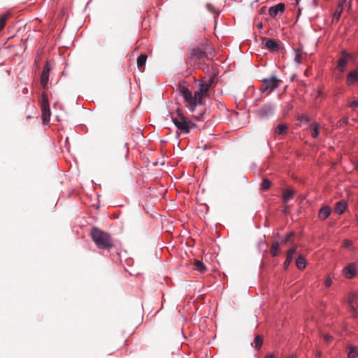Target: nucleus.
<instances>
[{"instance_id": "obj_27", "label": "nucleus", "mask_w": 358, "mask_h": 358, "mask_svg": "<svg viewBox=\"0 0 358 358\" xmlns=\"http://www.w3.org/2000/svg\"><path fill=\"white\" fill-rule=\"evenodd\" d=\"M287 130V126L285 124H280L278 125V127L275 128V134H284Z\"/></svg>"}, {"instance_id": "obj_43", "label": "nucleus", "mask_w": 358, "mask_h": 358, "mask_svg": "<svg viewBox=\"0 0 358 358\" xmlns=\"http://www.w3.org/2000/svg\"><path fill=\"white\" fill-rule=\"evenodd\" d=\"M257 27L259 28V29H262L263 27V24L262 22H260L259 24H257Z\"/></svg>"}, {"instance_id": "obj_5", "label": "nucleus", "mask_w": 358, "mask_h": 358, "mask_svg": "<svg viewBox=\"0 0 358 358\" xmlns=\"http://www.w3.org/2000/svg\"><path fill=\"white\" fill-rule=\"evenodd\" d=\"M281 80L275 76H271L269 78L262 80L263 86L261 88L262 92L268 91V93L271 92L279 87Z\"/></svg>"}, {"instance_id": "obj_11", "label": "nucleus", "mask_w": 358, "mask_h": 358, "mask_svg": "<svg viewBox=\"0 0 358 358\" xmlns=\"http://www.w3.org/2000/svg\"><path fill=\"white\" fill-rule=\"evenodd\" d=\"M343 273L347 278L351 279L357 275V268L355 263H350L345 266Z\"/></svg>"}, {"instance_id": "obj_7", "label": "nucleus", "mask_w": 358, "mask_h": 358, "mask_svg": "<svg viewBox=\"0 0 358 358\" xmlns=\"http://www.w3.org/2000/svg\"><path fill=\"white\" fill-rule=\"evenodd\" d=\"M205 96L203 94L199 93V91L195 92L194 96L192 95V100L188 102V108L191 111H194L196 105L203 104V97Z\"/></svg>"}, {"instance_id": "obj_35", "label": "nucleus", "mask_w": 358, "mask_h": 358, "mask_svg": "<svg viewBox=\"0 0 358 358\" xmlns=\"http://www.w3.org/2000/svg\"><path fill=\"white\" fill-rule=\"evenodd\" d=\"M352 245V242L349 240H344L343 241V247L346 248H349Z\"/></svg>"}, {"instance_id": "obj_12", "label": "nucleus", "mask_w": 358, "mask_h": 358, "mask_svg": "<svg viewBox=\"0 0 358 358\" xmlns=\"http://www.w3.org/2000/svg\"><path fill=\"white\" fill-rule=\"evenodd\" d=\"M358 298V296L355 294H352L349 296V299L348 300V303L350 307V312L353 317H357L358 315V313L356 310L357 307L358 305L356 303L355 300Z\"/></svg>"}, {"instance_id": "obj_2", "label": "nucleus", "mask_w": 358, "mask_h": 358, "mask_svg": "<svg viewBox=\"0 0 358 358\" xmlns=\"http://www.w3.org/2000/svg\"><path fill=\"white\" fill-rule=\"evenodd\" d=\"M173 122L176 127L181 131L186 134L189 132L191 127H194L195 124L184 116L180 109L176 110V116L172 117Z\"/></svg>"}, {"instance_id": "obj_20", "label": "nucleus", "mask_w": 358, "mask_h": 358, "mask_svg": "<svg viewBox=\"0 0 358 358\" xmlns=\"http://www.w3.org/2000/svg\"><path fill=\"white\" fill-rule=\"evenodd\" d=\"M296 192L293 189H285L282 195V200L285 203H287L291 199L294 197Z\"/></svg>"}, {"instance_id": "obj_34", "label": "nucleus", "mask_w": 358, "mask_h": 358, "mask_svg": "<svg viewBox=\"0 0 358 358\" xmlns=\"http://www.w3.org/2000/svg\"><path fill=\"white\" fill-rule=\"evenodd\" d=\"M293 236H294V233L293 232L288 234L285 236V239L282 241V244H285L286 243L289 242L291 241V238Z\"/></svg>"}, {"instance_id": "obj_42", "label": "nucleus", "mask_w": 358, "mask_h": 358, "mask_svg": "<svg viewBox=\"0 0 358 358\" xmlns=\"http://www.w3.org/2000/svg\"><path fill=\"white\" fill-rule=\"evenodd\" d=\"M273 357H274V354H268L266 356V358H273Z\"/></svg>"}, {"instance_id": "obj_13", "label": "nucleus", "mask_w": 358, "mask_h": 358, "mask_svg": "<svg viewBox=\"0 0 358 358\" xmlns=\"http://www.w3.org/2000/svg\"><path fill=\"white\" fill-rule=\"evenodd\" d=\"M285 8V4L280 3L274 6H271L268 10V13L271 17H275L279 13H283Z\"/></svg>"}, {"instance_id": "obj_17", "label": "nucleus", "mask_w": 358, "mask_h": 358, "mask_svg": "<svg viewBox=\"0 0 358 358\" xmlns=\"http://www.w3.org/2000/svg\"><path fill=\"white\" fill-rule=\"evenodd\" d=\"M358 81V71L356 70L352 71L348 73L347 77V84L351 85Z\"/></svg>"}, {"instance_id": "obj_6", "label": "nucleus", "mask_w": 358, "mask_h": 358, "mask_svg": "<svg viewBox=\"0 0 358 358\" xmlns=\"http://www.w3.org/2000/svg\"><path fill=\"white\" fill-rule=\"evenodd\" d=\"M275 110L273 105L268 103L264 104L257 109V113L261 117H269L271 116Z\"/></svg>"}, {"instance_id": "obj_28", "label": "nucleus", "mask_w": 358, "mask_h": 358, "mask_svg": "<svg viewBox=\"0 0 358 358\" xmlns=\"http://www.w3.org/2000/svg\"><path fill=\"white\" fill-rule=\"evenodd\" d=\"M358 355V350L355 346H350L349 347V352L348 354V358H356V357Z\"/></svg>"}, {"instance_id": "obj_24", "label": "nucleus", "mask_w": 358, "mask_h": 358, "mask_svg": "<svg viewBox=\"0 0 358 358\" xmlns=\"http://www.w3.org/2000/svg\"><path fill=\"white\" fill-rule=\"evenodd\" d=\"M303 52L302 48H297L295 50L294 61L297 64L301 63L302 59H303Z\"/></svg>"}, {"instance_id": "obj_30", "label": "nucleus", "mask_w": 358, "mask_h": 358, "mask_svg": "<svg viewBox=\"0 0 358 358\" xmlns=\"http://www.w3.org/2000/svg\"><path fill=\"white\" fill-rule=\"evenodd\" d=\"M271 182L268 178H264L261 185V189L264 191L270 188Z\"/></svg>"}, {"instance_id": "obj_31", "label": "nucleus", "mask_w": 358, "mask_h": 358, "mask_svg": "<svg viewBox=\"0 0 358 358\" xmlns=\"http://www.w3.org/2000/svg\"><path fill=\"white\" fill-rule=\"evenodd\" d=\"M10 14L6 13L3 15L0 18V31L4 28L6 25V20L9 17Z\"/></svg>"}, {"instance_id": "obj_32", "label": "nucleus", "mask_w": 358, "mask_h": 358, "mask_svg": "<svg viewBox=\"0 0 358 358\" xmlns=\"http://www.w3.org/2000/svg\"><path fill=\"white\" fill-rule=\"evenodd\" d=\"M255 347L256 349L259 350L263 343V337L262 336L257 335L255 338Z\"/></svg>"}, {"instance_id": "obj_8", "label": "nucleus", "mask_w": 358, "mask_h": 358, "mask_svg": "<svg viewBox=\"0 0 358 358\" xmlns=\"http://www.w3.org/2000/svg\"><path fill=\"white\" fill-rule=\"evenodd\" d=\"M341 54L342 57L338 59L337 69L341 72H343L348 60L353 59V55L348 53L345 50H343Z\"/></svg>"}, {"instance_id": "obj_36", "label": "nucleus", "mask_w": 358, "mask_h": 358, "mask_svg": "<svg viewBox=\"0 0 358 358\" xmlns=\"http://www.w3.org/2000/svg\"><path fill=\"white\" fill-rule=\"evenodd\" d=\"M323 338L327 343H329L332 341V336L329 334L323 335Z\"/></svg>"}, {"instance_id": "obj_22", "label": "nucleus", "mask_w": 358, "mask_h": 358, "mask_svg": "<svg viewBox=\"0 0 358 358\" xmlns=\"http://www.w3.org/2000/svg\"><path fill=\"white\" fill-rule=\"evenodd\" d=\"M311 136L313 138H316L319 135L320 124L317 122H313L310 124Z\"/></svg>"}, {"instance_id": "obj_25", "label": "nucleus", "mask_w": 358, "mask_h": 358, "mask_svg": "<svg viewBox=\"0 0 358 358\" xmlns=\"http://www.w3.org/2000/svg\"><path fill=\"white\" fill-rule=\"evenodd\" d=\"M345 1V0H343L342 2H341L338 5V6H337V8H336V9L335 10V13L334 14V19L338 20L340 18L341 15V13L343 12V3H344Z\"/></svg>"}, {"instance_id": "obj_46", "label": "nucleus", "mask_w": 358, "mask_h": 358, "mask_svg": "<svg viewBox=\"0 0 358 358\" xmlns=\"http://www.w3.org/2000/svg\"><path fill=\"white\" fill-rule=\"evenodd\" d=\"M321 355V352H318L317 356L320 357Z\"/></svg>"}, {"instance_id": "obj_1", "label": "nucleus", "mask_w": 358, "mask_h": 358, "mask_svg": "<svg viewBox=\"0 0 358 358\" xmlns=\"http://www.w3.org/2000/svg\"><path fill=\"white\" fill-rule=\"evenodd\" d=\"M91 236L96 245L102 250H110L113 247V241L109 234L96 227L91 230Z\"/></svg>"}, {"instance_id": "obj_15", "label": "nucleus", "mask_w": 358, "mask_h": 358, "mask_svg": "<svg viewBox=\"0 0 358 358\" xmlns=\"http://www.w3.org/2000/svg\"><path fill=\"white\" fill-rule=\"evenodd\" d=\"M331 212V208L328 206H324L320 208L319 213H318V217L320 220H324L327 219L330 215Z\"/></svg>"}, {"instance_id": "obj_29", "label": "nucleus", "mask_w": 358, "mask_h": 358, "mask_svg": "<svg viewBox=\"0 0 358 358\" xmlns=\"http://www.w3.org/2000/svg\"><path fill=\"white\" fill-rule=\"evenodd\" d=\"M194 267L195 269L199 271V272H204L206 270V268L203 263L199 260H195L194 262Z\"/></svg>"}, {"instance_id": "obj_37", "label": "nucleus", "mask_w": 358, "mask_h": 358, "mask_svg": "<svg viewBox=\"0 0 358 358\" xmlns=\"http://www.w3.org/2000/svg\"><path fill=\"white\" fill-rule=\"evenodd\" d=\"M206 7L210 12H211V13L215 12V8L210 3H207Z\"/></svg>"}, {"instance_id": "obj_3", "label": "nucleus", "mask_w": 358, "mask_h": 358, "mask_svg": "<svg viewBox=\"0 0 358 358\" xmlns=\"http://www.w3.org/2000/svg\"><path fill=\"white\" fill-rule=\"evenodd\" d=\"M206 48H193L188 50L187 63L190 65L195 64L207 57Z\"/></svg>"}, {"instance_id": "obj_23", "label": "nucleus", "mask_w": 358, "mask_h": 358, "mask_svg": "<svg viewBox=\"0 0 358 358\" xmlns=\"http://www.w3.org/2000/svg\"><path fill=\"white\" fill-rule=\"evenodd\" d=\"M296 266L300 270H303V269L305 268V267L306 266V261L305 258L303 256L300 255L296 259Z\"/></svg>"}, {"instance_id": "obj_48", "label": "nucleus", "mask_w": 358, "mask_h": 358, "mask_svg": "<svg viewBox=\"0 0 358 358\" xmlns=\"http://www.w3.org/2000/svg\"><path fill=\"white\" fill-rule=\"evenodd\" d=\"M357 221H358V217H357Z\"/></svg>"}, {"instance_id": "obj_40", "label": "nucleus", "mask_w": 358, "mask_h": 358, "mask_svg": "<svg viewBox=\"0 0 358 358\" xmlns=\"http://www.w3.org/2000/svg\"><path fill=\"white\" fill-rule=\"evenodd\" d=\"M350 106L352 108H357L358 107V101H352L350 103Z\"/></svg>"}, {"instance_id": "obj_9", "label": "nucleus", "mask_w": 358, "mask_h": 358, "mask_svg": "<svg viewBox=\"0 0 358 358\" xmlns=\"http://www.w3.org/2000/svg\"><path fill=\"white\" fill-rule=\"evenodd\" d=\"M262 41L264 45L272 52H278L280 49V44L274 39L262 37Z\"/></svg>"}, {"instance_id": "obj_10", "label": "nucleus", "mask_w": 358, "mask_h": 358, "mask_svg": "<svg viewBox=\"0 0 358 358\" xmlns=\"http://www.w3.org/2000/svg\"><path fill=\"white\" fill-rule=\"evenodd\" d=\"M50 69V65L49 62L47 61L43 67L41 76V85L43 88H45L48 85Z\"/></svg>"}, {"instance_id": "obj_47", "label": "nucleus", "mask_w": 358, "mask_h": 358, "mask_svg": "<svg viewBox=\"0 0 358 358\" xmlns=\"http://www.w3.org/2000/svg\"><path fill=\"white\" fill-rule=\"evenodd\" d=\"M357 168H358V161H357Z\"/></svg>"}, {"instance_id": "obj_4", "label": "nucleus", "mask_w": 358, "mask_h": 358, "mask_svg": "<svg viewBox=\"0 0 358 358\" xmlns=\"http://www.w3.org/2000/svg\"><path fill=\"white\" fill-rule=\"evenodd\" d=\"M41 108L42 110V120L43 124H48L50 119V110L48 94L43 92L40 99Z\"/></svg>"}, {"instance_id": "obj_38", "label": "nucleus", "mask_w": 358, "mask_h": 358, "mask_svg": "<svg viewBox=\"0 0 358 358\" xmlns=\"http://www.w3.org/2000/svg\"><path fill=\"white\" fill-rule=\"evenodd\" d=\"M332 284V280L330 277H327L325 280V285L327 287H330Z\"/></svg>"}, {"instance_id": "obj_45", "label": "nucleus", "mask_w": 358, "mask_h": 358, "mask_svg": "<svg viewBox=\"0 0 358 358\" xmlns=\"http://www.w3.org/2000/svg\"><path fill=\"white\" fill-rule=\"evenodd\" d=\"M322 91H321V90H319V91L317 92V96H322Z\"/></svg>"}, {"instance_id": "obj_26", "label": "nucleus", "mask_w": 358, "mask_h": 358, "mask_svg": "<svg viewBox=\"0 0 358 358\" xmlns=\"http://www.w3.org/2000/svg\"><path fill=\"white\" fill-rule=\"evenodd\" d=\"M279 250H280V243L278 241L273 242L271 245V250H270L271 255L273 257L277 256Z\"/></svg>"}, {"instance_id": "obj_14", "label": "nucleus", "mask_w": 358, "mask_h": 358, "mask_svg": "<svg viewBox=\"0 0 358 358\" xmlns=\"http://www.w3.org/2000/svg\"><path fill=\"white\" fill-rule=\"evenodd\" d=\"M178 90L185 101L188 103L189 101L192 100V92L185 85H179Z\"/></svg>"}, {"instance_id": "obj_39", "label": "nucleus", "mask_w": 358, "mask_h": 358, "mask_svg": "<svg viewBox=\"0 0 358 358\" xmlns=\"http://www.w3.org/2000/svg\"><path fill=\"white\" fill-rule=\"evenodd\" d=\"M300 119L301 121H305L306 122H310V118L306 115H303Z\"/></svg>"}, {"instance_id": "obj_21", "label": "nucleus", "mask_w": 358, "mask_h": 358, "mask_svg": "<svg viewBox=\"0 0 358 358\" xmlns=\"http://www.w3.org/2000/svg\"><path fill=\"white\" fill-rule=\"evenodd\" d=\"M210 87H208V84H206V81H201L199 83V93L203 94L205 96H208V90Z\"/></svg>"}, {"instance_id": "obj_41", "label": "nucleus", "mask_w": 358, "mask_h": 358, "mask_svg": "<svg viewBox=\"0 0 358 358\" xmlns=\"http://www.w3.org/2000/svg\"><path fill=\"white\" fill-rule=\"evenodd\" d=\"M342 123L344 124H347L348 123V120L347 118H344L342 120Z\"/></svg>"}, {"instance_id": "obj_33", "label": "nucleus", "mask_w": 358, "mask_h": 358, "mask_svg": "<svg viewBox=\"0 0 358 358\" xmlns=\"http://www.w3.org/2000/svg\"><path fill=\"white\" fill-rule=\"evenodd\" d=\"M206 84H208L210 88H213L216 85V82L214 76H212L209 78L208 82H206Z\"/></svg>"}, {"instance_id": "obj_44", "label": "nucleus", "mask_w": 358, "mask_h": 358, "mask_svg": "<svg viewBox=\"0 0 358 358\" xmlns=\"http://www.w3.org/2000/svg\"><path fill=\"white\" fill-rule=\"evenodd\" d=\"M283 213H288V207H286V208L283 210Z\"/></svg>"}, {"instance_id": "obj_19", "label": "nucleus", "mask_w": 358, "mask_h": 358, "mask_svg": "<svg viewBox=\"0 0 358 358\" xmlns=\"http://www.w3.org/2000/svg\"><path fill=\"white\" fill-rule=\"evenodd\" d=\"M348 207L347 203L344 201H341L336 203L335 212L339 215L343 213Z\"/></svg>"}, {"instance_id": "obj_16", "label": "nucleus", "mask_w": 358, "mask_h": 358, "mask_svg": "<svg viewBox=\"0 0 358 358\" xmlns=\"http://www.w3.org/2000/svg\"><path fill=\"white\" fill-rule=\"evenodd\" d=\"M296 250V247H294V248H290L287 253V257H286V259L284 262V267L285 269H287L288 268V266H289L290 263L292 262V259H293V255L295 253Z\"/></svg>"}, {"instance_id": "obj_18", "label": "nucleus", "mask_w": 358, "mask_h": 358, "mask_svg": "<svg viewBox=\"0 0 358 358\" xmlns=\"http://www.w3.org/2000/svg\"><path fill=\"white\" fill-rule=\"evenodd\" d=\"M147 60V55L145 54H141L137 58V66L141 71H143L145 69V65Z\"/></svg>"}]
</instances>
